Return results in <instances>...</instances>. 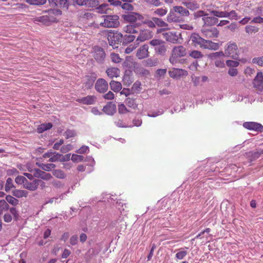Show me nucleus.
Returning a JSON list of instances; mask_svg holds the SVG:
<instances>
[{"instance_id":"f257e3e1","label":"nucleus","mask_w":263,"mask_h":263,"mask_svg":"<svg viewBox=\"0 0 263 263\" xmlns=\"http://www.w3.org/2000/svg\"><path fill=\"white\" fill-rule=\"evenodd\" d=\"M224 55L234 60H238L239 55V50L237 45L234 42H228L225 46Z\"/></svg>"},{"instance_id":"f03ea898","label":"nucleus","mask_w":263,"mask_h":263,"mask_svg":"<svg viewBox=\"0 0 263 263\" xmlns=\"http://www.w3.org/2000/svg\"><path fill=\"white\" fill-rule=\"evenodd\" d=\"M103 22L100 23L105 28H117L119 26V17L117 15H106L102 16Z\"/></svg>"},{"instance_id":"7ed1b4c3","label":"nucleus","mask_w":263,"mask_h":263,"mask_svg":"<svg viewBox=\"0 0 263 263\" xmlns=\"http://www.w3.org/2000/svg\"><path fill=\"white\" fill-rule=\"evenodd\" d=\"M186 50L183 46H177L174 47L172 51V54L170 58V62L172 64H175L179 61V58L185 56Z\"/></svg>"},{"instance_id":"20e7f679","label":"nucleus","mask_w":263,"mask_h":263,"mask_svg":"<svg viewBox=\"0 0 263 263\" xmlns=\"http://www.w3.org/2000/svg\"><path fill=\"white\" fill-rule=\"evenodd\" d=\"M208 58L214 61L215 65L218 68H223L225 66L224 58L225 57L223 51H218L208 54Z\"/></svg>"},{"instance_id":"39448f33","label":"nucleus","mask_w":263,"mask_h":263,"mask_svg":"<svg viewBox=\"0 0 263 263\" xmlns=\"http://www.w3.org/2000/svg\"><path fill=\"white\" fill-rule=\"evenodd\" d=\"M123 39V35L121 33L109 31L107 33V40L109 45L113 48L118 47V45Z\"/></svg>"},{"instance_id":"423d86ee","label":"nucleus","mask_w":263,"mask_h":263,"mask_svg":"<svg viewBox=\"0 0 263 263\" xmlns=\"http://www.w3.org/2000/svg\"><path fill=\"white\" fill-rule=\"evenodd\" d=\"M163 37L166 41L173 43H180L181 40H182L181 34L176 31H167L162 34Z\"/></svg>"},{"instance_id":"0eeeda50","label":"nucleus","mask_w":263,"mask_h":263,"mask_svg":"<svg viewBox=\"0 0 263 263\" xmlns=\"http://www.w3.org/2000/svg\"><path fill=\"white\" fill-rule=\"evenodd\" d=\"M45 12L48 13L47 15L50 24L58 22L59 17L62 15V11L58 9H50Z\"/></svg>"},{"instance_id":"6e6552de","label":"nucleus","mask_w":263,"mask_h":263,"mask_svg":"<svg viewBox=\"0 0 263 263\" xmlns=\"http://www.w3.org/2000/svg\"><path fill=\"white\" fill-rule=\"evenodd\" d=\"M93 50V56L97 62L99 63H103L106 57L105 53L103 48L99 46H95Z\"/></svg>"},{"instance_id":"1a4fd4ad","label":"nucleus","mask_w":263,"mask_h":263,"mask_svg":"<svg viewBox=\"0 0 263 263\" xmlns=\"http://www.w3.org/2000/svg\"><path fill=\"white\" fill-rule=\"evenodd\" d=\"M123 19L127 22L135 23L137 20L143 18L141 14L136 12H129L122 15Z\"/></svg>"},{"instance_id":"9d476101","label":"nucleus","mask_w":263,"mask_h":263,"mask_svg":"<svg viewBox=\"0 0 263 263\" xmlns=\"http://www.w3.org/2000/svg\"><path fill=\"white\" fill-rule=\"evenodd\" d=\"M243 126L249 130H254L257 132H263V126L255 122H246L243 123Z\"/></svg>"},{"instance_id":"9b49d317","label":"nucleus","mask_w":263,"mask_h":263,"mask_svg":"<svg viewBox=\"0 0 263 263\" xmlns=\"http://www.w3.org/2000/svg\"><path fill=\"white\" fill-rule=\"evenodd\" d=\"M108 88L107 81L104 79H99L95 84V89L99 93H104Z\"/></svg>"},{"instance_id":"f8f14e48","label":"nucleus","mask_w":263,"mask_h":263,"mask_svg":"<svg viewBox=\"0 0 263 263\" xmlns=\"http://www.w3.org/2000/svg\"><path fill=\"white\" fill-rule=\"evenodd\" d=\"M153 37V33L149 29L141 30L139 36L136 39V42L139 44L140 42H144Z\"/></svg>"},{"instance_id":"ddd939ff","label":"nucleus","mask_w":263,"mask_h":263,"mask_svg":"<svg viewBox=\"0 0 263 263\" xmlns=\"http://www.w3.org/2000/svg\"><path fill=\"white\" fill-rule=\"evenodd\" d=\"M169 75L171 78L174 79H179L183 76H186L188 72L186 70L180 68H173L170 70Z\"/></svg>"},{"instance_id":"4468645a","label":"nucleus","mask_w":263,"mask_h":263,"mask_svg":"<svg viewBox=\"0 0 263 263\" xmlns=\"http://www.w3.org/2000/svg\"><path fill=\"white\" fill-rule=\"evenodd\" d=\"M148 46L144 44L141 46L137 51L136 57L138 59H143L149 56Z\"/></svg>"},{"instance_id":"2eb2a0df","label":"nucleus","mask_w":263,"mask_h":263,"mask_svg":"<svg viewBox=\"0 0 263 263\" xmlns=\"http://www.w3.org/2000/svg\"><path fill=\"white\" fill-rule=\"evenodd\" d=\"M253 86L259 90H263V74L262 72H257L253 80Z\"/></svg>"},{"instance_id":"dca6fc26","label":"nucleus","mask_w":263,"mask_h":263,"mask_svg":"<svg viewBox=\"0 0 263 263\" xmlns=\"http://www.w3.org/2000/svg\"><path fill=\"white\" fill-rule=\"evenodd\" d=\"M97 98L93 95H88L86 97L77 99V102L84 105H93L95 104Z\"/></svg>"},{"instance_id":"f3484780","label":"nucleus","mask_w":263,"mask_h":263,"mask_svg":"<svg viewBox=\"0 0 263 263\" xmlns=\"http://www.w3.org/2000/svg\"><path fill=\"white\" fill-rule=\"evenodd\" d=\"M190 41L194 44V46H199L201 48H202L205 40L200 37L198 33H193L190 36Z\"/></svg>"},{"instance_id":"a211bd4d","label":"nucleus","mask_w":263,"mask_h":263,"mask_svg":"<svg viewBox=\"0 0 263 263\" xmlns=\"http://www.w3.org/2000/svg\"><path fill=\"white\" fill-rule=\"evenodd\" d=\"M201 32L207 38L217 37L219 35V31L216 28L211 29L203 28Z\"/></svg>"},{"instance_id":"6ab92c4d","label":"nucleus","mask_w":263,"mask_h":263,"mask_svg":"<svg viewBox=\"0 0 263 263\" xmlns=\"http://www.w3.org/2000/svg\"><path fill=\"white\" fill-rule=\"evenodd\" d=\"M97 79L96 74L92 73L90 76H87L85 79V87L87 89L91 88L93 85L95 80Z\"/></svg>"},{"instance_id":"aec40b11","label":"nucleus","mask_w":263,"mask_h":263,"mask_svg":"<svg viewBox=\"0 0 263 263\" xmlns=\"http://www.w3.org/2000/svg\"><path fill=\"white\" fill-rule=\"evenodd\" d=\"M220 47L219 44L213 42L211 41L206 40L204 42L202 45V48L208 49L210 50H217Z\"/></svg>"},{"instance_id":"412c9836","label":"nucleus","mask_w":263,"mask_h":263,"mask_svg":"<svg viewBox=\"0 0 263 263\" xmlns=\"http://www.w3.org/2000/svg\"><path fill=\"white\" fill-rule=\"evenodd\" d=\"M39 182V181L36 179L33 180L32 182H29L27 179L25 184H24V187L30 191H34L36 190L38 187Z\"/></svg>"},{"instance_id":"4be33fe9","label":"nucleus","mask_w":263,"mask_h":263,"mask_svg":"<svg viewBox=\"0 0 263 263\" xmlns=\"http://www.w3.org/2000/svg\"><path fill=\"white\" fill-rule=\"evenodd\" d=\"M106 73L109 78L112 79L119 77L120 71L118 68L110 67L106 69Z\"/></svg>"},{"instance_id":"5701e85b","label":"nucleus","mask_w":263,"mask_h":263,"mask_svg":"<svg viewBox=\"0 0 263 263\" xmlns=\"http://www.w3.org/2000/svg\"><path fill=\"white\" fill-rule=\"evenodd\" d=\"M202 20L204 22V25L206 26H213L218 22V19L214 16H209L208 15L202 17Z\"/></svg>"},{"instance_id":"b1692460","label":"nucleus","mask_w":263,"mask_h":263,"mask_svg":"<svg viewBox=\"0 0 263 263\" xmlns=\"http://www.w3.org/2000/svg\"><path fill=\"white\" fill-rule=\"evenodd\" d=\"M103 111L108 115H112L116 111V106L115 104L109 103L104 106Z\"/></svg>"},{"instance_id":"393cba45","label":"nucleus","mask_w":263,"mask_h":263,"mask_svg":"<svg viewBox=\"0 0 263 263\" xmlns=\"http://www.w3.org/2000/svg\"><path fill=\"white\" fill-rule=\"evenodd\" d=\"M182 4L185 6L187 8L194 10L199 8V5L195 1H192L191 0H186V1H182Z\"/></svg>"},{"instance_id":"a878e982","label":"nucleus","mask_w":263,"mask_h":263,"mask_svg":"<svg viewBox=\"0 0 263 263\" xmlns=\"http://www.w3.org/2000/svg\"><path fill=\"white\" fill-rule=\"evenodd\" d=\"M173 10L175 12L179 13L182 16H188L190 15L189 10L182 6H174L173 7Z\"/></svg>"},{"instance_id":"bb28decb","label":"nucleus","mask_w":263,"mask_h":263,"mask_svg":"<svg viewBox=\"0 0 263 263\" xmlns=\"http://www.w3.org/2000/svg\"><path fill=\"white\" fill-rule=\"evenodd\" d=\"M175 11H170L166 17V21L168 23L179 22L180 21L179 16H177Z\"/></svg>"},{"instance_id":"cd10ccee","label":"nucleus","mask_w":263,"mask_h":263,"mask_svg":"<svg viewBox=\"0 0 263 263\" xmlns=\"http://www.w3.org/2000/svg\"><path fill=\"white\" fill-rule=\"evenodd\" d=\"M48 2L52 7L62 8L66 4V0H48Z\"/></svg>"},{"instance_id":"c85d7f7f","label":"nucleus","mask_w":263,"mask_h":263,"mask_svg":"<svg viewBox=\"0 0 263 263\" xmlns=\"http://www.w3.org/2000/svg\"><path fill=\"white\" fill-rule=\"evenodd\" d=\"M262 154H263V149H258L254 152H250L247 155L249 157L251 158V160H255L258 158Z\"/></svg>"},{"instance_id":"c756f323","label":"nucleus","mask_w":263,"mask_h":263,"mask_svg":"<svg viewBox=\"0 0 263 263\" xmlns=\"http://www.w3.org/2000/svg\"><path fill=\"white\" fill-rule=\"evenodd\" d=\"M34 22H41L46 26H49L51 24L47 15L35 17L33 19Z\"/></svg>"},{"instance_id":"7c9ffc66","label":"nucleus","mask_w":263,"mask_h":263,"mask_svg":"<svg viewBox=\"0 0 263 263\" xmlns=\"http://www.w3.org/2000/svg\"><path fill=\"white\" fill-rule=\"evenodd\" d=\"M65 156H63L59 153H53V155L51 157L50 159H49V162H55V161H64L65 160Z\"/></svg>"},{"instance_id":"2f4dec72","label":"nucleus","mask_w":263,"mask_h":263,"mask_svg":"<svg viewBox=\"0 0 263 263\" xmlns=\"http://www.w3.org/2000/svg\"><path fill=\"white\" fill-rule=\"evenodd\" d=\"M110 89L113 90L114 92H119L122 89V85L120 82L115 81H111L109 83Z\"/></svg>"},{"instance_id":"473e14b6","label":"nucleus","mask_w":263,"mask_h":263,"mask_svg":"<svg viewBox=\"0 0 263 263\" xmlns=\"http://www.w3.org/2000/svg\"><path fill=\"white\" fill-rule=\"evenodd\" d=\"M52 127V124L51 123L41 124L37 128V132L39 133H42L46 130L50 129Z\"/></svg>"},{"instance_id":"72a5a7b5","label":"nucleus","mask_w":263,"mask_h":263,"mask_svg":"<svg viewBox=\"0 0 263 263\" xmlns=\"http://www.w3.org/2000/svg\"><path fill=\"white\" fill-rule=\"evenodd\" d=\"M28 192L25 190H14L12 192V195L17 198L26 197L28 196Z\"/></svg>"},{"instance_id":"f704fd0d","label":"nucleus","mask_w":263,"mask_h":263,"mask_svg":"<svg viewBox=\"0 0 263 263\" xmlns=\"http://www.w3.org/2000/svg\"><path fill=\"white\" fill-rule=\"evenodd\" d=\"M36 164L42 169L46 171H50L55 167V164L52 163L44 164L36 162Z\"/></svg>"},{"instance_id":"c9c22d12","label":"nucleus","mask_w":263,"mask_h":263,"mask_svg":"<svg viewBox=\"0 0 263 263\" xmlns=\"http://www.w3.org/2000/svg\"><path fill=\"white\" fill-rule=\"evenodd\" d=\"M125 103L128 107L132 109H136L138 106V104L136 103L135 100L129 97L126 99Z\"/></svg>"},{"instance_id":"e433bc0d","label":"nucleus","mask_w":263,"mask_h":263,"mask_svg":"<svg viewBox=\"0 0 263 263\" xmlns=\"http://www.w3.org/2000/svg\"><path fill=\"white\" fill-rule=\"evenodd\" d=\"M259 28L255 26L248 25L245 27V31L248 34H252L258 32Z\"/></svg>"},{"instance_id":"4c0bfd02","label":"nucleus","mask_w":263,"mask_h":263,"mask_svg":"<svg viewBox=\"0 0 263 263\" xmlns=\"http://www.w3.org/2000/svg\"><path fill=\"white\" fill-rule=\"evenodd\" d=\"M187 248H181L178 250V252L176 254V258L179 260H181L183 259V258L187 255V252L185 249H187Z\"/></svg>"},{"instance_id":"58836bf2","label":"nucleus","mask_w":263,"mask_h":263,"mask_svg":"<svg viewBox=\"0 0 263 263\" xmlns=\"http://www.w3.org/2000/svg\"><path fill=\"white\" fill-rule=\"evenodd\" d=\"M97 12L100 14H106L107 13V10H108V5L107 4H103L96 8Z\"/></svg>"},{"instance_id":"ea45409f","label":"nucleus","mask_w":263,"mask_h":263,"mask_svg":"<svg viewBox=\"0 0 263 263\" xmlns=\"http://www.w3.org/2000/svg\"><path fill=\"white\" fill-rule=\"evenodd\" d=\"M124 32L128 33H137L138 31L136 29V26L134 25H127L123 28Z\"/></svg>"},{"instance_id":"a19ab883","label":"nucleus","mask_w":263,"mask_h":263,"mask_svg":"<svg viewBox=\"0 0 263 263\" xmlns=\"http://www.w3.org/2000/svg\"><path fill=\"white\" fill-rule=\"evenodd\" d=\"M167 9L166 8H160L156 9L154 12V15H158L159 16L162 17L165 15L167 13Z\"/></svg>"},{"instance_id":"79ce46f5","label":"nucleus","mask_w":263,"mask_h":263,"mask_svg":"<svg viewBox=\"0 0 263 263\" xmlns=\"http://www.w3.org/2000/svg\"><path fill=\"white\" fill-rule=\"evenodd\" d=\"M153 20L155 22V26L157 25L160 27H167L168 24L164 22L161 18L154 17Z\"/></svg>"},{"instance_id":"37998d69","label":"nucleus","mask_w":263,"mask_h":263,"mask_svg":"<svg viewBox=\"0 0 263 263\" xmlns=\"http://www.w3.org/2000/svg\"><path fill=\"white\" fill-rule=\"evenodd\" d=\"M26 2L31 5L41 6L46 4V0H25Z\"/></svg>"},{"instance_id":"c03bdc74","label":"nucleus","mask_w":263,"mask_h":263,"mask_svg":"<svg viewBox=\"0 0 263 263\" xmlns=\"http://www.w3.org/2000/svg\"><path fill=\"white\" fill-rule=\"evenodd\" d=\"M227 17L231 20H238L240 16L238 15L237 13L235 10H231L229 12H227Z\"/></svg>"},{"instance_id":"a18cd8bd","label":"nucleus","mask_w":263,"mask_h":263,"mask_svg":"<svg viewBox=\"0 0 263 263\" xmlns=\"http://www.w3.org/2000/svg\"><path fill=\"white\" fill-rule=\"evenodd\" d=\"M6 201L12 205L15 206L18 204L19 201L11 195L6 196Z\"/></svg>"},{"instance_id":"49530a36","label":"nucleus","mask_w":263,"mask_h":263,"mask_svg":"<svg viewBox=\"0 0 263 263\" xmlns=\"http://www.w3.org/2000/svg\"><path fill=\"white\" fill-rule=\"evenodd\" d=\"M79 16L80 18L89 20L92 18L93 14L85 11H82L79 12Z\"/></svg>"},{"instance_id":"de8ad7c7","label":"nucleus","mask_w":263,"mask_h":263,"mask_svg":"<svg viewBox=\"0 0 263 263\" xmlns=\"http://www.w3.org/2000/svg\"><path fill=\"white\" fill-rule=\"evenodd\" d=\"M216 17H227V11H219L217 10H213L211 12Z\"/></svg>"},{"instance_id":"09e8293b","label":"nucleus","mask_w":263,"mask_h":263,"mask_svg":"<svg viewBox=\"0 0 263 263\" xmlns=\"http://www.w3.org/2000/svg\"><path fill=\"white\" fill-rule=\"evenodd\" d=\"M164 43L163 44H161L158 47H155V50L156 52L160 54H164L166 51V47L164 45Z\"/></svg>"},{"instance_id":"8fccbe9b","label":"nucleus","mask_w":263,"mask_h":263,"mask_svg":"<svg viewBox=\"0 0 263 263\" xmlns=\"http://www.w3.org/2000/svg\"><path fill=\"white\" fill-rule=\"evenodd\" d=\"M190 57L194 59H199L203 57L201 52L198 50H193L189 53Z\"/></svg>"},{"instance_id":"3c124183","label":"nucleus","mask_w":263,"mask_h":263,"mask_svg":"<svg viewBox=\"0 0 263 263\" xmlns=\"http://www.w3.org/2000/svg\"><path fill=\"white\" fill-rule=\"evenodd\" d=\"M252 62L253 64L263 67V55L253 58Z\"/></svg>"},{"instance_id":"603ef678","label":"nucleus","mask_w":263,"mask_h":263,"mask_svg":"<svg viewBox=\"0 0 263 263\" xmlns=\"http://www.w3.org/2000/svg\"><path fill=\"white\" fill-rule=\"evenodd\" d=\"M147 4L155 7L160 6L162 3L159 0H143Z\"/></svg>"},{"instance_id":"864d4df0","label":"nucleus","mask_w":263,"mask_h":263,"mask_svg":"<svg viewBox=\"0 0 263 263\" xmlns=\"http://www.w3.org/2000/svg\"><path fill=\"white\" fill-rule=\"evenodd\" d=\"M141 90V83L139 81L135 82L133 85L131 90L134 92H138Z\"/></svg>"},{"instance_id":"5fc2aeb1","label":"nucleus","mask_w":263,"mask_h":263,"mask_svg":"<svg viewBox=\"0 0 263 263\" xmlns=\"http://www.w3.org/2000/svg\"><path fill=\"white\" fill-rule=\"evenodd\" d=\"M13 187L14 185L12 183V179L11 178H8L6 180L5 185L6 192H8Z\"/></svg>"},{"instance_id":"6e6d98bb","label":"nucleus","mask_w":263,"mask_h":263,"mask_svg":"<svg viewBox=\"0 0 263 263\" xmlns=\"http://www.w3.org/2000/svg\"><path fill=\"white\" fill-rule=\"evenodd\" d=\"M111 61L115 63H119L121 62L122 59L120 58L119 55L117 53H112L110 54Z\"/></svg>"},{"instance_id":"4d7b16f0","label":"nucleus","mask_w":263,"mask_h":263,"mask_svg":"<svg viewBox=\"0 0 263 263\" xmlns=\"http://www.w3.org/2000/svg\"><path fill=\"white\" fill-rule=\"evenodd\" d=\"M118 111L120 114H125L129 111L123 103H120L118 104Z\"/></svg>"},{"instance_id":"13d9d810","label":"nucleus","mask_w":263,"mask_h":263,"mask_svg":"<svg viewBox=\"0 0 263 263\" xmlns=\"http://www.w3.org/2000/svg\"><path fill=\"white\" fill-rule=\"evenodd\" d=\"M7 201L4 199L0 200V210L7 211L9 209V205L7 202Z\"/></svg>"},{"instance_id":"bf43d9fd","label":"nucleus","mask_w":263,"mask_h":263,"mask_svg":"<svg viewBox=\"0 0 263 263\" xmlns=\"http://www.w3.org/2000/svg\"><path fill=\"white\" fill-rule=\"evenodd\" d=\"M84 157L81 155L73 154L71 156V159L73 162H79L83 161Z\"/></svg>"},{"instance_id":"052dcab7","label":"nucleus","mask_w":263,"mask_h":263,"mask_svg":"<svg viewBox=\"0 0 263 263\" xmlns=\"http://www.w3.org/2000/svg\"><path fill=\"white\" fill-rule=\"evenodd\" d=\"M164 42L161 40L153 39L150 41L149 44L152 46H154V47H156L159 46L161 44H163Z\"/></svg>"},{"instance_id":"680f3d73","label":"nucleus","mask_w":263,"mask_h":263,"mask_svg":"<svg viewBox=\"0 0 263 263\" xmlns=\"http://www.w3.org/2000/svg\"><path fill=\"white\" fill-rule=\"evenodd\" d=\"M27 179L22 176H18L15 179V182L18 184H25Z\"/></svg>"},{"instance_id":"e2e57ef3","label":"nucleus","mask_w":263,"mask_h":263,"mask_svg":"<svg viewBox=\"0 0 263 263\" xmlns=\"http://www.w3.org/2000/svg\"><path fill=\"white\" fill-rule=\"evenodd\" d=\"M226 64L228 67L234 68L238 67L239 65V62L237 61L229 60L226 61Z\"/></svg>"},{"instance_id":"0e129e2a","label":"nucleus","mask_w":263,"mask_h":263,"mask_svg":"<svg viewBox=\"0 0 263 263\" xmlns=\"http://www.w3.org/2000/svg\"><path fill=\"white\" fill-rule=\"evenodd\" d=\"M124 43H128L133 42L135 39V36L132 34L125 35L123 36Z\"/></svg>"},{"instance_id":"69168bd1","label":"nucleus","mask_w":263,"mask_h":263,"mask_svg":"<svg viewBox=\"0 0 263 263\" xmlns=\"http://www.w3.org/2000/svg\"><path fill=\"white\" fill-rule=\"evenodd\" d=\"M157 61L156 59H148L145 61V65L149 67L156 66Z\"/></svg>"},{"instance_id":"338daca9","label":"nucleus","mask_w":263,"mask_h":263,"mask_svg":"<svg viewBox=\"0 0 263 263\" xmlns=\"http://www.w3.org/2000/svg\"><path fill=\"white\" fill-rule=\"evenodd\" d=\"M207 15H208V14L202 10L197 11L194 14V17L195 19H197L200 17H204V16Z\"/></svg>"},{"instance_id":"774afa93","label":"nucleus","mask_w":263,"mask_h":263,"mask_svg":"<svg viewBox=\"0 0 263 263\" xmlns=\"http://www.w3.org/2000/svg\"><path fill=\"white\" fill-rule=\"evenodd\" d=\"M120 6L125 10L133 11L134 10L133 6L130 3H121V5H120Z\"/></svg>"}]
</instances>
